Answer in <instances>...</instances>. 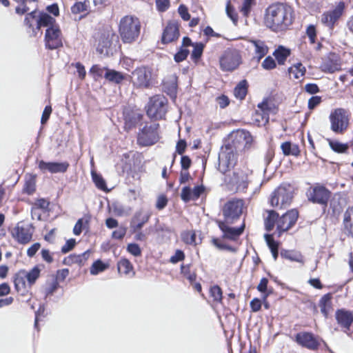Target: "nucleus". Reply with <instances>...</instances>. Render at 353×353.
Instances as JSON below:
<instances>
[{
    "label": "nucleus",
    "mask_w": 353,
    "mask_h": 353,
    "mask_svg": "<svg viewBox=\"0 0 353 353\" xmlns=\"http://www.w3.org/2000/svg\"><path fill=\"white\" fill-rule=\"evenodd\" d=\"M244 201L242 199H232L223 207V221H217L219 228L223 232V238L232 241L236 240L243 233L245 225L239 228L232 227L231 225L238 220L243 213Z\"/></svg>",
    "instance_id": "obj_1"
},
{
    "label": "nucleus",
    "mask_w": 353,
    "mask_h": 353,
    "mask_svg": "<svg viewBox=\"0 0 353 353\" xmlns=\"http://www.w3.org/2000/svg\"><path fill=\"white\" fill-rule=\"evenodd\" d=\"M293 8L282 3L270 5L265 11L264 24L272 31L279 32L287 30L293 23Z\"/></svg>",
    "instance_id": "obj_2"
},
{
    "label": "nucleus",
    "mask_w": 353,
    "mask_h": 353,
    "mask_svg": "<svg viewBox=\"0 0 353 353\" xmlns=\"http://www.w3.org/2000/svg\"><path fill=\"white\" fill-rule=\"evenodd\" d=\"M268 216L265 220V229L268 231H271L274 226L275 221H276L277 231L279 236L283 232L288 230L296 223L299 213L296 210H291L288 211L285 214L278 219L279 214L273 211H268Z\"/></svg>",
    "instance_id": "obj_3"
},
{
    "label": "nucleus",
    "mask_w": 353,
    "mask_h": 353,
    "mask_svg": "<svg viewBox=\"0 0 353 353\" xmlns=\"http://www.w3.org/2000/svg\"><path fill=\"white\" fill-rule=\"evenodd\" d=\"M141 31V23L135 16L126 15L122 17L119 24V32L122 41L132 43L137 40Z\"/></svg>",
    "instance_id": "obj_4"
},
{
    "label": "nucleus",
    "mask_w": 353,
    "mask_h": 353,
    "mask_svg": "<svg viewBox=\"0 0 353 353\" xmlns=\"http://www.w3.org/2000/svg\"><path fill=\"white\" fill-rule=\"evenodd\" d=\"M330 129L336 134H343L348 128L350 118L348 112L343 108L333 110L330 116Z\"/></svg>",
    "instance_id": "obj_5"
},
{
    "label": "nucleus",
    "mask_w": 353,
    "mask_h": 353,
    "mask_svg": "<svg viewBox=\"0 0 353 353\" xmlns=\"http://www.w3.org/2000/svg\"><path fill=\"white\" fill-rule=\"evenodd\" d=\"M167 99L162 95H155L150 98L147 106V114L155 119H162L166 113Z\"/></svg>",
    "instance_id": "obj_6"
},
{
    "label": "nucleus",
    "mask_w": 353,
    "mask_h": 353,
    "mask_svg": "<svg viewBox=\"0 0 353 353\" xmlns=\"http://www.w3.org/2000/svg\"><path fill=\"white\" fill-rule=\"evenodd\" d=\"M34 229L30 223L19 222L11 230L12 238L21 244L28 243L34 233Z\"/></svg>",
    "instance_id": "obj_7"
},
{
    "label": "nucleus",
    "mask_w": 353,
    "mask_h": 353,
    "mask_svg": "<svg viewBox=\"0 0 353 353\" xmlns=\"http://www.w3.org/2000/svg\"><path fill=\"white\" fill-rule=\"evenodd\" d=\"M292 198L290 185H281L272 193L270 203L274 207L284 208L290 204Z\"/></svg>",
    "instance_id": "obj_8"
},
{
    "label": "nucleus",
    "mask_w": 353,
    "mask_h": 353,
    "mask_svg": "<svg viewBox=\"0 0 353 353\" xmlns=\"http://www.w3.org/2000/svg\"><path fill=\"white\" fill-rule=\"evenodd\" d=\"M230 139L231 141V143L228 146L231 147L233 150L234 148L236 150L248 148L250 147L253 141V138L251 134L248 131L244 130L233 131L230 134Z\"/></svg>",
    "instance_id": "obj_9"
},
{
    "label": "nucleus",
    "mask_w": 353,
    "mask_h": 353,
    "mask_svg": "<svg viewBox=\"0 0 353 353\" xmlns=\"http://www.w3.org/2000/svg\"><path fill=\"white\" fill-rule=\"evenodd\" d=\"M251 172L244 171L243 170H236L233 172V175L230 179H225L229 188L231 190L237 192L244 191L248 185V174Z\"/></svg>",
    "instance_id": "obj_10"
},
{
    "label": "nucleus",
    "mask_w": 353,
    "mask_h": 353,
    "mask_svg": "<svg viewBox=\"0 0 353 353\" xmlns=\"http://www.w3.org/2000/svg\"><path fill=\"white\" fill-rule=\"evenodd\" d=\"M152 72L148 67H140L132 72L131 81L137 88H148L151 84Z\"/></svg>",
    "instance_id": "obj_11"
},
{
    "label": "nucleus",
    "mask_w": 353,
    "mask_h": 353,
    "mask_svg": "<svg viewBox=\"0 0 353 353\" xmlns=\"http://www.w3.org/2000/svg\"><path fill=\"white\" fill-rule=\"evenodd\" d=\"M236 161V157L234 150L225 145L219 153L218 170L225 174L234 166Z\"/></svg>",
    "instance_id": "obj_12"
},
{
    "label": "nucleus",
    "mask_w": 353,
    "mask_h": 353,
    "mask_svg": "<svg viewBox=\"0 0 353 353\" xmlns=\"http://www.w3.org/2000/svg\"><path fill=\"white\" fill-rule=\"evenodd\" d=\"M158 128L157 123L145 125L139 133L138 143L143 146L151 145L157 143L159 139Z\"/></svg>",
    "instance_id": "obj_13"
},
{
    "label": "nucleus",
    "mask_w": 353,
    "mask_h": 353,
    "mask_svg": "<svg viewBox=\"0 0 353 353\" xmlns=\"http://www.w3.org/2000/svg\"><path fill=\"white\" fill-rule=\"evenodd\" d=\"M257 108L252 115V121L257 126L265 125L269 121L270 114L276 113L273 105L269 104L267 101L259 103Z\"/></svg>",
    "instance_id": "obj_14"
},
{
    "label": "nucleus",
    "mask_w": 353,
    "mask_h": 353,
    "mask_svg": "<svg viewBox=\"0 0 353 353\" xmlns=\"http://www.w3.org/2000/svg\"><path fill=\"white\" fill-rule=\"evenodd\" d=\"M45 45L50 50L57 49L63 46V37L58 26L47 28L45 34Z\"/></svg>",
    "instance_id": "obj_15"
},
{
    "label": "nucleus",
    "mask_w": 353,
    "mask_h": 353,
    "mask_svg": "<svg viewBox=\"0 0 353 353\" xmlns=\"http://www.w3.org/2000/svg\"><path fill=\"white\" fill-rule=\"evenodd\" d=\"M241 63V55L236 50H227L220 59V65L223 70H235Z\"/></svg>",
    "instance_id": "obj_16"
},
{
    "label": "nucleus",
    "mask_w": 353,
    "mask_h": 353,
    "mask_svg": "<svg viewBox=\"0 0 353 353\" xmlns=\"http://www.w3.org/2000/svg\"><path fill=\"white\" fill-rule=\"evenodd\" d=\"M344 9L345 3L342 1L339 2L334 8L322 14L321 18V23L328 28H332L342 16Z\"/></svg>",
    "instance_id": "obj_17"
},
{
    "label": "nucleus",
    "mask_w": 353,
    "mask_h": 353,
    "mask_svg": "<svg viewBox=\"0 0 353 353\" xmlns=\"http://www.w3.org/2000/svg\"><path fill=\"white\" fill-rule=\"evenodd\" d=\"M330 192L323 186L313 188L308 194V199L313 203L325 205L330 198Z\"/></svg>",
    "instance_id": "obj_18"
},
{
    "label": "nucleus",
    "mask_w": 353,
    "mask_h": 353,
    "mask_svg": "<svg viewBox=\"0 0 353 353\" xmlns=\"http://www.w3.org/2000/svg\"><path fill=\"white\" fill-rule=\"evenodd\" d=\"M69 164L67 162H46L43 160L38 161V168L43 172L50 173L65 172Z\"/></svg>",
    "instance_id": "obj_19"
},
{
    "label": "nucleus",
    "mask_w": 353,
    "mask_h": 353,
    "mask_svg": "<svg viewBox=\"0 0 353 353\" xmlns=\"http://www.w3.org/2000/svg\"><path fill=\"white\" fill-rule=\"evenodd\" d=\"M296 341L303 347L310 350H316L319 345V341L313 334L300 332L296 336Z\"/></svg>",
    "instance_id": "obj_20"
},
{
    "label": "nucleus",
    "mask_w": 353,
    "mask_h": 353,
    "mask_svg": "<svg viewBox=\"0 0 353 353\" xmlns=\"http://www.w3.org/2000/svg\"><path fill=\"white\" fill-rule=\"evenodd\" d=\"M150 216L151 213L148 211L145 212L143 210L137 211L132 217L130 223V227L133 232L139 231L143 228V225L148 221Z\"/></svg>",
    "instance_id": "obj_21"
},
{
    "label": "nucleus",
    "mask_w": 353,
    "mask_h": 353,
    "mask_svg": "<svg viewBox=\"0 0 353 353\" xmlns=\"http://www.w3.org/2000/svg\"><path fill=\"white\" fill-rule=\"evenodd\" d=\"M179 37V25L175 21H170L165 27L163 35L162 42L168 43L178 39Z\"/></svg>",
    "instance_id": "obj_22"
},
{
    "label": "nucleus",
    "mask_w": 353,
    "mask_h": 353,
    "mask_svg": "<svg viewBox=\"0 0 353 353\" xmlns=\"http://www.w3.org/2000/svg\"><path fill=\"white\" fill-rule=\"evenodd\" d=\"M342 230L347 237L353 238V206L348 207L343 213Z\"/></svg>",
    "instance_id": "obj_23"
},
{
    "label": "nucleus",
    "mask_w": 353,
    "mask_h": 353,
    "mask_svg": "<svg viewBox=\"0 0 353 353\" xmlns=\"http://www.w3.org/2000/svg\"><path fill=\"white\" fill-rule=\"evenodd\" d=\"M204 191L203 185L194 186L193 189L185 186L183 188L181 193V197L185 202L196 200Z\"/></svg>",
    "instance_id": "obj_24"
},
{
    "label": "nucleus",
    "mask_w": 353,
    "mask_h": 353,
    "mask_svg": "<svg viewBox=\"0 0 353 353\" xmlns=\"http://www.w3.org/2000/svg\"><path fill=\"white\" fill-rule=\"evenodd\" d=\"M336 319L341 327L349 330L353 322V312L345 310H339L336 312Z\"/></svg>",
    "instance_id": "obj_25"
},
{
    "label": "nucleus",
    "mask_w": 353,
    "mask_h": 353,
    "mask_svg": "<svg viewBox=\"0 0 353 353\" xmlns=\"http://www.w3.org/2000/svg\"><path fill=\"white\" fill-rule=\"evenodd\" d=\"M90 256V252L85 251L81 254H71L64 259L65 265H70L74 263L83 265Z\"/></svg>",
    "instance_id": "obj_26"
},
{
    "label": "nucleus",
    "mask_w": 353,
    "mask_h": 353,
    "mask_svg": "<svg viewBox=\"0 0 353 353\" xmlns=\"http://www.w3.org/2000/svg\"><path fill=\"white\" fill-rule=\"evenodd\" d=\"M319 307L323 316L327 317L328 314L332 310V295L330 294H326L321 297L319 301Z\"/></svg>",
    "instance_id": "obj_27"
},
{
    "label": "nucleus",
    "mask_w": 353,
    "mask_h": 353,
    "mask_svg": "<svg viewBox=\"0 0 353 353\" xmlns=\"http://www.w3.org/2000/svg\"><path fill=\"white\" fill-rule=\"evenodd\" d=\"M25 270H20L14 276V283L16 290L22 294L26 291Z\"/></svg>",
    "instance_id": "obj_28"
},
{
    "label": "nucleus",
    "mask_w": 353,
    "mask_h": 353,
    "mask_svg": "<svg viewBox=\"0 0 353 353\" xmlns=\"http://www.w3.org/2000/svg\"><path fill=\"white\" fill-rule=\"evenodd\" d=\"M251 43L254 48L255 58L257 61H259L268 52V48L263 41L260 40L252 41Z\"/></svg>",
    "instance_id": "obj_29"
},
{
    "label": "nucleus",
    "mask_w": 353,
    "mask_h": 353,
    "mask_svg": "<svg viewBox=\"0 0 353 353\" xmlns=\"http://www.w3.org/2000/svg\"><path fill=\"white\" fill-rule=\"evenodd\" d=\"M36 190V176L35 175L28 174L25 176V183L23 192L28 194H32Z\"/></svg>",
    "instance_id": "obj_30"
},
{
    "label": "nucleus",
    "mask_w": 353,
    "mask_h": 353,
    "mask_svg": "<svg viewBox=\"0 0 353 353\" xmlns=\"http://www.w3.org/2000/svg\"><path fill=\"white\" fill-rule=\"evenodd\" d=\"M306 72L305 66L301 63H296L288 68V73L290 78L299 79L303 77Z\"/></svg>",
    "instance_id": "obj_31"
},
{
    "label": "nucleus",
    "mask_w": 353,
    "mask_h": 353,
    "mask_svg": "<svg viewBox=\"0 0 353 353\" xmlns=\"http://www.w3.org/2000/svg\"><path fill=\"white\" fill-rule=\"evenodd\" d=\"M281 257L290 260L291 261L298 262L301 264L304 263L303 256L297 251L294 250H282L281 252Z\"/></svg>",
    "instance_id": "obj_32"
},
{
    "label": "nucleus",
    "mask_w": 353,
    "mask_h": 353,
    "mask_svg": "<svg viewBox=\"0 0 353 353\" xmlns=\"http://www.w3.org/2000/svg\"><path fill=\"white\" fill-rule=\"evenodd\" d=\"M118 271L121 274L125 275H129L132 274V276L134 275L133 271V266L129 260L126 259H121L117 263Z\"/></svg>",
    "instance_id": "obj_33"
},
{
    "label": "nucleus",
    "mask_w": 353,
    "mask_h": 353,
    "mask_svg": "<svg viewBox=\"0 0 353 353\" xmlns=\"http://www.w3.org/2000/svg\"><path fill=\"white\" fill-rule=\"evenodd\" d=\"M55 19L47 13L40 12L37 14V28L40 29L41 26H54Z\"/></svg>",
    "instance_id": "obj_34"
},
{
    "label": "nucleus",
    "mask_w": 353,
    "mask_h": 353,
    "mask_svg": "<svg viewBox=\"0 0 353 353\" xmlns=\"http://www.w3.org/2000/svg\"><path fill=\"white\" fill-rule=\"evenodd\" d=\"M321 70L325 72L334 73L338 71L341 68L340 64L337 61H333L330 59H327L323 61L321 65Z\"/></svg>",
    "instance_id": "obj_35"
},
{
    "label": "nucleus",
    "mask_w": 353,
    "mask_h": 353,
    "mask_svg": "<svg viewBox=\"0 0 353 353\" xmlns=\"http://www.w3.org/2000/svg\"><path fill=\"white\" fill-rule=\"evenodd\" d=\"M279 65H283L290 54V50L283 46H279L273 53Z\"/></svg>",
    "instance_id": "obj_36"
},
{
    "label": "nucleus",
    "mask_w": 353,
    "mask_h": 353,
    "mask_svg": "<svg viewBox=\"0 0 353 353\" xmlns=\"http://www.w3.org/2000/svg\"><path fill=\"white\" fill-rule=\"evenodd\" d=\"M281 148L283 151V153L286 156H298L300 153L299 146L289 141L283 143L281 145Z\"/></svg>",
    "instance_id": "obj_37"
},
{
    "label": "nucleus",
    "mask_w": 353,
    "mask_h": 353,
    "mask_svg": "<svg viewBox=\"0 0 353 353\" xmlns=\"http://www.w3.org/2000/svg\"><path fill=\"white\" fill-rule=\"evenodd\" d=\"M73 14L88 13L90 11V2L88 0L76 2L71 8Z\"/></svg>",
    "instance_id": "obj_38"
},
{
    "label": "nucleus",
    "mask_w": 353,
    "mask_h": 353,
    "mask_svg": "<svg viewBox=\"0 0 353 353\" xmlns=\"http://www.w3.org/2000/svg\"><path fill=\"white\" fill-rule=\"evenodd\" d=\"M105 78L109 81L120 83L123 79L124 76L122 73L114 70L105 69Z\"/></svg>",
    "instance_id": "obj_39"
},
{
    "label": "nucleus",
    "mask_w": 353,
    "mask_h": 353,
    "mask_svg": "<svg viewBox=\"0 0 353 353\" xmlns=\"http://www.w3.org/2000/svg\"><path fill=\"white\" fill-rule=\"evenodd\" d=\"M330 147L337 153H345L348 150V145L338 141L327 139Z\"/></svg>",
    "instance_id": "obj_40"
},
{
    "label": "nucleus",
    "mask_w": 353,
    "mask_h": 353,
    "mask_svg": "<svg viewBox=\"0 0 353 353\" xmlns=\"http://www.w3.org/2000/svg\"><path fill=\"white\" fill-rule=\"evenodd\" d=\"M247 94L245 81H241L234 88V94L236 99L242 100Z\"/></svg>",
    "instance_id": "obj_41"
},
{
    "label": "nucleus",
    "mask_w": 353,
    "mask_h": 353,
    "mask_svg": "<svg viewBox=\"0 0 353 353\" xmlns=\"http://www.w3.org/2000/svg\"><path fill=\"white\" fill-rule=\"evenodd\" d=\"M40 274V270L37 267L33 268L29 272H26L25 270V276L26 279L28 281V283L29 285H32L36 280L39 278Z\"/></svg>",
    "instance_id": "obj_42"
},
{
    "label": "nucleus",
    "mask_w": 353,
    "mask_h": 353,
    "mask_svg": "<svg viewBox=\"0 0 353 353\" xmlns=\"http://www.w3.org/2000/svg\"><path fill=\"white\" fill-rule=\"evenodd\" d=\"M108 268V265L103 263L101 261H95L90 268V274L97 275L99 272L104 271Z\"/></svg>",
    "instance_id": "obj_43"
},
{
    "label": "nucleus",
    "mask_w": 353,
    "mask_h": 353,
    "mask_svg": "<svg viewBox=\"0 0 353 353\" xmlns=\"http://www.w3.org/2000/svg\"><path fill=\"white\" fill-rule=\"evenodd\" d=\"M181 237L183 241L190 245H196V234L194 231H186L182 233Z\"/></svg>",
    "instance_id": "obj_44"
},
{
    "label": "nucleus",
    "mask_w": 353,
    "mask_h": 353,
    "mask_svg": "<svg viewBox=\"0 0 353 353\" xmlns=\"http://www.w3.org/2000/svg\"><path fill=\"white\" fill-rule=\"evenodd\" d=\"M92 178L96 186L102 190H105L106 185L102 176L94 172H92Z\"/></svg>",
    "instance_id": "obj_45"
},
{
    "label": "nucleus",
    "mask_w": 353,
    "mask_h": 353,
    "mask_svg": "<svg viewBox=\"0 0 353 353\" xmlns=\"http://www.w3.org/2000/svg\"><path fill=\"white\" fill-rule=\"evenodd\" d=\"M210 295L214 301L221 302L222 301V290L219 285H214L210 288Z\"/></svg>",
    "instance_id": "obj_46"
},
{
    "label": "nucleus",
    "mask_w": 353,
    "mask_h": 353,
    "mask_svg": "<svg viewBox=\"0 0 353 353\" xmlns=\"http://www.w3.org/2000/svg\"><path fill=\"white\" fill-rule=\"evenodd\" d=\"M192 46L194 47V49L192 52V58L194 60L196 61L201 57L203 53L204 46L201 43H196L192 44Z\"/></svg>",
    "instance_id": "obj_47"
},
{
    "label": "nucleus",
    "mask_w": 353,
    "mask_h": 353,
    "mask_svg": "<svg viewBox=\"0 0 353 353\" xmlns=\"http://www.w3.org/2000/svg\"><path fill=\"white\" fill-rule=\"evenodd\" d=\"M49 202L44 199H38L32 208V215L33 216L35 214L36 211H38L39 209L46 210L48 208Z\"/></svg>",
    "instance_id": "obj_48"
},
{
    "label": "nucleus",
    "mask_w": 353,
    "mask_h": 353,
    "mask_svg": "<svg viewBox=\"0 0 353 353\" xmlns=\"http://www.w3.org/2000/svg\"><path fill=\"white\" fill-rule=\"evenodd\" d=\"M255 0H244L241 8V12L245 17H248L250 14L252 7L254 5Z\"/></svg>",
    "instance_id": "obj_49"
},
{
    "label": "nucleus",
    "mask_w": 353,
    "mask_h": 353,
    "mask_svg": "<svg viewBox=\"0 0 353 353\" xmlns=\"http://www.w3.org/2000/svg\"><path fill=\"white\" fill-rule=\"evenodd\" d=\"M268 280L266 278H263L261 279L260 283H259L257 286V290L263 293V299L265 301L269 293L267 292L268 290Z\"/></svg>",
    "instance_id": "obj_50"
},
{
    "label": "nucleus",
    "mask_w": 353,
    "mask_h": 353,
    "mask_svg": "<svg viewBox=\"0 0 353 353\" xmlns=\"http://www.w3.org/2000/svg\"><path fill=\"white\" fill-rule=\"evenodd\" d=\"M226 13H227V15L233 21V23L234 24H236L237 23V21H238V16H237V14L235 12V10H234V8L231 6L230 0H228L227 1V4H226Z\"/></svg>",
    "instance_id": "obj_51"
},
{
    "label": "nucleus",
    "mask_w": 353,
    "mask_h": 353,
    "mask_svg": "<svg viewBox=\"0 0 353 353\" xmlns=\"http://www.w3.org/2000/svg\"><path fill=\"white\" fill-rule=\"evenodd\" d=\"M276 62L270 56L267 57L263 61L261 66L263 69L270 70L276 68Z\"/></svg>",
    "instance_id": "obj_52"
},
{
    "label": "nucleus",
    "mask_w": 353,
    "mask_h": 353,
    "mask_svg": "<svg viewBox=\"0 0 353 353\" xmlns=\"http://www.w3.org/2000/svg\"><path fill=\"white\" fill-rule=\"evenodd\" d=\"M37 12L36 10H33L28 13L25 19L24 23L29 28H32L33 25V22L35 21L37 22Z\"/></svg>",
    "instance_id": "obj_53"
},
{
    "label": "nucleus",
    "mask_w": 353,
    "mask_h": 353,
    "mask_svg": "<svg viewBox=\"0 0 353 353\" xmlns=\"http://www.w3.org/2000/svg\"><path fill=\"white\" fill-rule=\"evenodd\" d=\"M127 250L134 256H139L141 254V250L137 243L128 244L127 246Z\"/></svg>",
    "instance_id": "obj_54"
},
{
    "label": "nucleus",
    "mask_w": 353,
    "mask_h": 353,
    "mask_svg": "<svg viewBox=\"0 0 353 353\" xmlns=\"http://www.w3.org/2000/svg\"><path fill=\"white\" fill-rule=\"evenodd\" d=\"M105 68H101L99 65H94L90 70V73L94 76V77H101L103 74Z\"/></svg>",
    "instance_id": "obj_55"
},
{
    "label": "nucleus",
    "mask_w": 353,
    "mask_h": 353,
    "mask_svg": "<svg viewBox=\"0 0 353 353\" xmlns=\"http://www.w3.org/2000/svg\"><path fill=\"white\" fill-rule=\"evenodd\" d=\"M265 239L267 244L271 251L278 250V243L273 239V237L270 234H265Z\"/></svg>",
    "instance_id": "obj_56"
},
{
    "label": "nucleus",
    "mask_w": 353,
    "mask_h": 353,
    "mask_svg": "<svg viewBox=\"0 0 353 353\" xmlns=\"http://www.w3.org/2000/svg\"><path fill=\"white\" fill-rule=\"evenodd\" d=\"M321 97L319 96H314L312 97L308 100V108L310 110L314 109L317 105H319L321 103Z\"/></svg>",
    "instance_id": "obj_57"
},
{
    "label": "nucleus",
    "mask_w": 353,
    "mask_h": 353,
    "mask_svg": "<svg viewBox=\"0 0 353 353\" xmlns=\"http://www.w3.org/2000/svg\"><path fill=\"white\" fill-rule=\"evenodd\" d=\"M189 51L186 49H181L175 55L174 60L176 62L179 63L186 59Z\"/></svg>",
    "instance_id": "obj_58"
},
{
    "label": "nucleus",
    "mask_w": 353,
    "mask_h": 353,
    "mask_svg": "<svg viewBox=\"0 0 353 353\" xmlns=\"http://www.w3.org/2000/svg\"><path fill=\"white\" fill-rule=\"evenodd\" d=\"M184 257V253L181 250H177L175 254L171 256L170 261L172 263H176L179 261H183Z\"/></svg>",
    "instance_id": "obj_59"
},
{
    "label": "nucleus",
    "mask_w": 353,
    "mask_h": 353,
    "mask_svg": "<svg viewBox=\"0 0 353 353\" xmlns=\"http://www.w3.org/2000/svg\"><path fill=\"white\" fill-rule=\"evenodd\" d=\"M75 243L76 241L73 239L68 240L65 245L61 248V252L65 254L70 252L74 247Z\"/></svg>",
    "instance_id": "obj_60"
},
{
    "label": "nucleus",
    "mask_w": 353,
    "mask_h": 353,
    "mask_svg": "<svg viewBox=\"0 0 353 353\" xmlns=\"http://www.w3.org/2000/svg\"><path fill=\"white\" fill-rule=\"evenodd\" d=\"M178 11H179V13L180 16L181 17V18H182L184 21H188V20H190V14L188 13V8H187L185 6H183V5H181V6L179 7Z\"/></svg>",
    "instance_id": "obj_61"
},
{
    "label": "nucleus",
    "mask_w": 353,
    "mask_h": 353,
    "mask_svg": "<svg viewBox=\"0 0 353 353\" xmlns=\"http://www.w3.org/2000/svg\"><path fill=\"white\" fill-rule=\"evenodd\" d=\"M156 4L157 9L163 12L169 8L170 2L169 0H156Z\"/></svg>",
    "instance_id": "obj_62"
},
{
    "label": "nucleus",
    "mask_w": 353,
    "mask_h": 353,
    "mask_svg": "<svg viewBox=\"0 0 353 353\" xmlns=\"http://www.w3.org/2000/svg\"><path fill=\"white\" fill-rule=\"evenodd\" d=\"M216 100L221 108H225L230 103V100L225 95L218 97Z\"/></svg>",
    "instance_id": "obj_63"
},
{
    "label": "nucleus",
    "mask_w": 353,
    "mask_h": 353,
    "mask_svg": "<svg viewBox=\"0 0 353 353\" xmlns=\"http://www.w3.org/2000/svg\"><path fill=\"white\" fill-rule=\"evenodd\" d=\"M305 90L311 94H314L319 92V88L315 83H307L305 85Z\"/></svg>",
    "instance_id": "obj_64"
}]
</instances>
